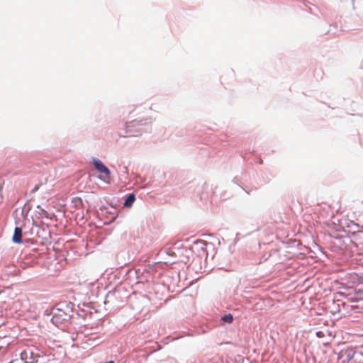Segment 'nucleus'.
I'll return each mask as SVG.
<instances>
[{
  "label": "nucleus",
  "mask_w": 363,
  "mask_h": 363,
  "mask_svg": "<svg viewBox=\"0 0 363 363\" xmlns=\"http://www.w3.org/2000/svg\"><path fill=\"white\" fill-rule=\"evenodd\" d=\"M21 357L26 363H34L38 361L40 355L32 350L28 349L21 352Z\"/></svg>",
  "instance_id": "20e7f679"
},
{
  "label": "nucleus",
  "mask_w": 363,
  "mask_h": 363,
  "mask_svg": "<svg viewBox=\"0 0 363 363\" xmlns=\"http://www.w3.org/2000/svg\"><path fill=\"white\" fill-rule=\"evenodd\" d=\"M40 188V184H37L35 186V187L31 190V192L32 193H34L35 191H37Z\"/></svg>",
  "instance_id": "6e6552de"
},
{
  "label": "nucleus",
  "mask_w": 363,
  "mask_h": 363,
  "mask_svg": "<svg viewBox=\"0 0 363 363\" xmlns=\"http://www.w3.org/2000/svg\"><path fill=\"white\" fill-rule=\"evenodd\" d=\"M363 352L356 351L352 347H347L342 349L339 353V358H345L347 363H363Z\"/></svg>",
  "instance_id": "f03ea898"
},
{
  "label": "nucleus",
  "mask_w": 363,
  "mask_h": 363,
  "mask_svg": "<svg viewBox=\"0 0 363 363\" xmlns=\"http://www.w3.org/2000/svg\"><path fill=\"white\" fill-rule=\"evenodd\" d=\"M360 359H363V357H360Z\"/></svg>",
  "instance_id": "1a4fd4ad"
},
{
  "label": "nucleus",
  "mask_w": 363,
  "mask_h": 363,
  "mask_svg": "<svg viewBox=\"0 0 363 363\" xmlns=\"http://www.w3.org/2000/svg\"><path fill=\"white\" fill-rule=\"evenodd\" d=\"M135 199V198L134 194H130L125 200L124 206H127V207H130L132 206L133 203L134 202Z\"/></svg>",
  "instance_id": "423d86ee"
},
{
  "label": "nucleus",
  "mask_w": 363,
  "mask_h": 363,
  "mask_svg": "<svg viewBox=\"0 0 363 363\" xmlns=\"http://www.w3.org/2000/svg\"><path fill=\"white\" fill-rule=\"evenodd\" d=\"M12 240L15 243L20 244L22 242V229L19 227H16Z\"/></svg>",
  "instance_id": "39448f33"
},
{
  "label": "nucleus",
  "mask_w": 363,
  "mask_h": 363,
  "mask_svg": "<svg viewBox=\"0 0 363 363\" xmlns=\"http://www.w3.org/2000/svg\"><path fill=\"white\" fill-rule=\"evenodd\" d=\"M221 320L225 323H231L233 320V317L230 313H229V314L223 315L221 318Z\"/></svg>",
  "instance_id": "0eeeda50"
},
{
  "label": "nucleus",
  "mask_w": 363,
  "mask_h": 363,
  "mask_svg": "<svg viewBox=\"0 0 363 363\" xmlns=\"http://www.w3.org/2000/svg\"><path fill=\"white\" fill-rule=\"evenodd\" d=\"M92 164L94 167V175L105 184H109L111 182L112 177L109 169L99 159H92Z\"/></svg>",
  "instance_id": "f257e3e1"
},
{
  "label": "nucleus",
  "mask_w": 363,
  "mask_h": 363,
  "mask_svg": "<svg viewBox=\"0 0 363 363\" xmlns=\"http://www.w3.org/2000/svg\"><path fill=\"white\" fill-rule=\"evenodd\" d=\"M143 125L142 121H133L125 123V134L127 137H133L140 135L138 126Z\"/></svg>",
  "instance_id": "7ed1b4c3"
}]
</instances>
